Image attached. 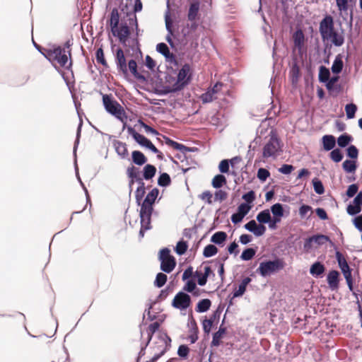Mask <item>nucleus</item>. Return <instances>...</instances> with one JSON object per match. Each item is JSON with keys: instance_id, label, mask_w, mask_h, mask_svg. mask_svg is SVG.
<instances>
[{"instance_id": "obj_1", "label": "nucleus", "mask_w": 362, "mask_h": 362, "mask_svg": "<svg viewBox=\"0 0 362 362\" xmlns=\"http://www.w3.org/2000/svg\"><path fill=\"white\" fill-rule=\"evenodd\" d=\"M43 54L55 68L56 64L66 69H69L71 66V62L68 61V55L71 56V52L66 50L65 48L54 47L47 49Z\"/></svg>"}, {"instance_id": "obj_2", "label": "nucleus", "mask_w": 362, "mask_h": 362, "mask_svg": "<svg viewBox=\"0 0 362 362\" xmlns=\"http://www.w3.org/2000/svg\"><path fill=\"white\" fill-rule=\"evenodd\" d=\"M103 103L105 110L121 121L124 126L127 116L123 107L116 100H112V97L108 95H103Z\"/></svg>"}, {"instance_id": "obj_3", "label": "nucleus", "mask_w": 362, "mask_h": 362, "mask_svg": "<svg viewBox=\"0 0 362 362\" xmlns=\"http://www.w3.org/2000/svg\"><path fill=\"white\" fill-rule=\"evenodd\" d=\"M281 152L280 141L274 134H271L262 149V157L265 159H276Z\"/></svg>"}, {"instance_id": "obj_4", "label": "nucleus", "mask_w": 362, "mask_h": 362, "mask_svg": "<svg viewBox=\"0 0 362 362\" xmlns=\"http://www.w3.org/2000/svg\"><path fill=\"white\" fill-rule=\"evenodd\" d=\"M153 211V204L143 202L140 209L141 229L139 236L143 238L144 233L151 228V216Z\"/></svg>"}, {"instance_id": "obj_5", "label": "nucleus", "mask_w": 362, "mask_h": 362, "mask_svg": "<svg viewBox=\"0 0 362 362\" xmlns=\"http://www.w3.org/2000/svg\"><path fill=\"white\" fill-rule=\"evenodd\" d=\"M168 248H163L159 252L160 269L165 273H170L175 267V259L170 254Z\"/></svg>"}, {"instance_id": "obj_6", "label": "nucleus", "mask_w": 362, "mask_h": 362, "mask_svg": "<svg viewBox=\"0 0 362 362\" xmlns=\"http://www.w3.org/2000/svg\"><path fill=\"white\" fill-rule=\"evenodd\" d=\"M191 78V68L187 64H185L180 69L177 74V79L174 84L172 91H177L182 89L187 85Z\"/></svg>"}, {"instance_id": "obj_7", "label": "nucleus", "mask_w": 362, "mask_h": 362, "mask_svg": "<svg viewBox=\"0 0 362 362\" xmlns=\"http://www.w3.org/2000/svg\"><path fill=\"white\" fill-rule=\"evenodd\" d=\"M283 268V262L280 259H275L261 262L257 270L262 276H267Z\"/></svg>"}, {"instance_id": "obj_8", "label": "nucleus", "mask_w": 362, "mask_h": 362, "mask_svg": "<svg viewBox=\"0 0 362 362\" xmlns=\"http://www.w3.org/2000/svg\"><path fill=\"white\" fill-rule=\"evenodd\" d=\"M334 21L331 16H326L320 23L319 31L323 41H329L334 31Z\"/></svg>"}, {"instance_id": "obj_9", "label": "nucleus", "mask_w": 362, "mask_h": 362, "mask_svg": "<svg viewBox=\"0 0 362 362\" xmlns=\"http://www.w3.org/2000/svg\"><path fill=\"white\" fill-rule=\"evenodd\" d=\"M191 303L190 296L183 292H179L174 297L172 305L174 308L180 310L187 309Z\"/></svg>"}, {"instance_id": "obj_10", "label": "nucleus", "mask_w": 362, "mask_h": 362, "mask_svg": "<svg viewBox=\"0 0 362 362\" xmlns=\"http://www.w3.org/2000/svg\"><path fill=\"white\" fill-rule=\"evenodd\" d=\"M160 347L162 349L159 353H156L154 356L151 358L148 362H156L158 358H160L166 351L168 346H169L168 343L170 342V339L165 334H160Z\"/></svg>"}, {"instance_id": "obj_11", "label": "nucleus", "mask_w": 362, "mask_h": 362, "mask_svg": "<svg viewBox=\"0 0 362 362\" xmlns=\"http://www.w3.org/2000/svg\"><path fill=\"white\" fill-rule=\"evenodd\" d=\"M114 36L117 37L122 43H125L129 35V29L127 25H121L117 28L112 29Z\"/></svg>"}, {"instance_id": "obj_12", "label": "nucleus", "mask_w": 362, "mask_h": 362, "mask_svg": "<svg viewBox=\"0 0 362 362\" xmlns=\"http://www.w3.org/2000/svg\"><path fill=\"white\" fill-rule=\"evenodd\" d=\"M167 7L168 10L165 12V28L168 31V35H166V40L167 42L170 45H173V41H172V35H173V21L170 18V10H169V2L167 3Z\"/></svg>"}, {"instance_id": "obj_13", "label": "nucleus", "mask_w": 362, "mask_h": 362, "mask_svg": "<svg viewBox=\"0 0 362 362\" xmlns=\"http://www.w3.org/2000/svg\"><path fill=\"white\" fill-rule=\"evenodd\" d=\"M127 132L129 135H131L134 139L137 142L140 146L143 147H146L148 146L149 142L151 141L144 135L138 133L133 127H129L127 128Z\"/></svg>"}, {"instance_id": "obj_14", "label": "nucleus", "mask_w": 362, "mask_h": 362, "mask_svg": "<svg viewBox=\"0 0 362 362\" xmlns=\"http://www.w3.org/2000/svg\"><path fill=\"white\" fill-rule=\"evenodd\" d=\"M156 50L165 57L167 62L173 63L175 61L174 54L170 52L166 44L163 42L158 43L156 46Z\"/></svg>"}, {"instance_id": "obj_15", "label": "nucleus", "mask_w": 362, "mask_h": 362, "mask_svg": "<svg viewBox=\"0 0 362 362\" xmlns=\"http://www.w3.org/2000/svg\"><path fill=\"white\" fill-rule=\"evenodd\" d=\"M113 146L116 153L122 159L128 158L129 152L125 143L116 140L113 142Z\"/></svg>"}, {"instance_id": "obj_16", "label": "nucleus", "mask_w": 362, "mask_h": 362, "mask_svg": "<svg viewBox=\"0 0 362 362\" xmlns=\"http://www.w3.org/2000/svg\"><path fill=\"white\" fill-rule=\"evenodd\" d=\"M116 64L119 71H121L124 74H127L126 59L122 49H118L117 50Z\"/></svg>"}, {"instance_id": "obj_17", "label": "nucleus", "mask_w": 362, "mask_h": 362, "mask_svg": "<svg viewBox=\"0 0 362 362\" xmlns=\"http://www.w3.org/2000/svg\"><path fill=\"white\" fill-rule=\"evenodd\" d=\"M200 3L198 1H193L190 4L187 13L188 21L193 22L197 18Z\"/></svg>"}, {"instance_id": "obj_18", "label": "nucleus", "mask_w": 362, "mask_h": 362, "mask_svg": "<svg viewBox=\"0 0 362 362\" xmlns=\"http://www.w3.org/2000/svg\"><path fill=\"white\" fill-rule=\"evenodd\" d=\"M339 276V273L336 270H332L327 274V284L332 290H335L338 288Z\"/></svg>"}, {"instance_id": "obj_19", "label": "nucleus", "mask_w": 362, "mask_h": 362, "mask_svg": "<svg viewBox=\"0 0 362 362\" xmlns=\"http://www.w3.org/2000/svg\"><path fill=\"white\" fill-rule=\"evenodd\" d=\"M329 241V237L325 235H313L308 239H307L305 243V247H308V245L311 243H315L317 245H324L327 242Z\"/></svg>"}, {"instance_id": "obj_20", "label": "nucleus", "mask_w": 362, "mask_h": 362, "mask_svg": "<svg viewBox=\"0 0 362 362\" xmlns=\"http://www.w3.org/2000/svg\"><path fill=\"white\" fill-rule=\"evenodd\" d=\"M136 182L138 183L139 186L135 192V197L138 204H140V202L142 200L146 192L145 184L141 178L136 179Z\"/></svg>"}, {"instance_id": "obj_21", "label": "nucleus", "mask_w": 362, "mask_h": 362, "mask_svg": "<svg viewBox=\"0 0 362 362\" xmlns=\"http://www.w3.org/2000/svg\"><path fill=\"white\" fill-rule=\"evenodd\" d=\"M132 162L137 165H143L147 162V158L144 154L139 151H134L132 153Z\"/></svg>"}, {"instance_id": "obj_22", "label": "nucleus", "mask_w": 362, "mask_h": 362, "mask_svg": "<svg viewBox=\"0 0 362 362\" xmlns=\"http://www.w3.org/2000/svg\"><path fill=\"white\" fill-rule=\"evenodd\" d=\"M295 47L298 49H302L305 42V36L301 30H296L293 35Z\"/></svg>"}, {"instance_id": "obj_23", "label": "nucleus", "mask_w": 362, "mask_h": 362, "mask_svg": "<svg viewBox=\"0 0 362 362\" xmlns=\"http://www.w3.org/2000/svg\"><path fill=\"white\" fill-rule=\"evenodd\" d=\"M251 279L250 277L244 278L241 283L239 284L238 288L233 293V297L237 298L242 296L246 291L247 286L250 283Z\"/></svg>"}, {"instance_id": "obj_24", "label": "nucleus", "mask_w": 362, "mask_h": 362, "mask_svg": "<svg viewBox=\"0 0 362 362\" xmlns=\"http://www.w3.org/2000/svg\"><path fill=\"white\" fill-rule=\"evenodd\" d=\"M322 144L325 151H330L335 146V138L332 135H325L322 137Z\"/></svg>"}, {"instance_id": "obj_25", "label": "nucleus", "mask_w": 362, "mask_h": 362, "mask_svg": "<svg viewBox=\"0 0 362 362\" xmlns=\"http://www.w3.org/2000/svg\"><path fill=\"white\" fill-rule=\"evenodd\" d=\"M227 234L223 231H218L215 233L211 238V242L221 245H223V243L226 240Z\"/></svg>"}, {"instance_id": "obj_26", "label": "nucleus", "mask_w": 362, "mask_h": 362, "mask_svg": "<svg viewBox=\"0 0 362 362\" xmlns=\"http://www.w3.org/2000/svg\"><path fill=\"white\" fill-rule=\"evenodd\" d=\"M329 40H330L334 46L341 47L344 42V37L341 33H339L337 31L334 30L331 34V37Z\"/></svg>"}, {"instance_id": "obj_27", "label": "nucleus", "mask_w": 362, "mask_h": 362, "mask_svg": "<svg viewBox=\"0 0 362 362\" xmlns=\"http://www.w3.org/2000/svg\"><path fill=\"white\" fill-rule=\"evenodd\" d=\"M325 272V267L319 262H315L310 269V273L314 276H320Z\"/></svg>"}, {"instance_id": "obj_28", "label": "nucleus", "mask_w": 362, "mask_h": 362, "mask_svg": "<svg viewBox=\"0 0 362 362\" xmlns=\"http://www.w3.org/2000/svg\"><path fill=\"white\" fill-rule=\"evenodd\" d=\"M156 173V168L154 165L147 164L144 166L143 170L144 178L146 180L152 179Z\"/></svg>"}, {"instance_id": "obj_29", "label": "nucleus", "mask_w": 362, "mask_h": 362, "mask_svg": "<svg viewBox=\"0 0 362 362\" xmlns=\"http://www.w3.org/2000/svg\"><path fill=\"white\" fill-rule=\"evenodd\" d=\"M336 258L338 262L339 267L341 272H344L350 269L346 259L339 252H336Z\"/></svg>"}, {"instance_id": "obj_30", "label": "nucleus", "mask_w": 362, "mask_h": 362, "mask_svg": "<svg viewBox=\"0 0 362 362\" xmlns=\"http://www.w3.org/2000/svg\"><path fill=\"white\" fill-rule=\"evenodd\" d=\"M226 332V328L220 327L218 331L215 332L213 335V339L211 341V345L214 346H218L220 345L221 339H222L223 334Z\"/></svg>"}, {"instance_id": "obj_31", "label": "nucleus", "mask_w": 362, "mask_h": 362, "mask_svg": "<svg viewBox=\"0 0 362 362\" xmlns=\"http://www.w3.org/2000/svg\"><path fill=\"white\" fill-rule=\"evenodd\" d=\"M272 218L270 212L268 209L260 211L257 216V221L260 223H267Z\"/></svg>"}, {"instance_id": "obj_32", "label": "nucleus", "mask_w": 362, "mask_h": 362, "mask_svg": "<svg viewBox=\"0 0 362 362\" xmlns=\"http://www.w3.org/2000/svg\"><path fill=\"white\" fill-rule=\"evenodd\" d=\"M211 303L209 299H202L199 301L196 310L198 313L206 312L211 307Z\"/></svg>"}, {"instance_id": "obj_33", "label": "nucleus", "mask_w": 362, "mask_h": 362, "mask_svg": "<svg viewBox=\"0 0 362 362\" xmlns=\"http://www.w3.org/2000/svg\"><path fill=\"white\" fill-rule=\"evenodd\" d=\"M342 69L343 62L341 57L339 55L336 57L334 60L331 69L334 74H338L341 71Z\"/></svg>"}, {"instance_id": "obj_34", "label": "nucleus", "mask_w": 362, "mask_h": 362, "mask_svg": "<svg viewBox=\"0 0 362 362\" xmlns=\"http://www.w3.org/2000/svg\"><path fill=\"white\" fill-rule=\"evenodd\" d=\"M226 183V177L223 175H217L213 178L211 185L214 188L218 189L221 188Z\"/></svg>"}, {"instance_id": "obj_35", "label": "nucleus", "mask_w": 362, "mask_h": 362, "mask_svg": "<svg viewBox=\"0 0 362 362\" xmlns=\"http://www.w3.org/2000/svg\"><path fill=\"white\" fill-rule=\"evenodd\" d=\"M171 183V179L170 175L166 173L160 174L158 179V185L160 187L169 186Z\"/></svg>"}, {"instance_id": "obj_36", "label": "nucleus", "mask_w": 362, "mask_h": 362, "mask_svg": "<svg viewBox=\"0 0 362 362\" xmlns=\"http://www.w3.org/2000/svg\"><path fill=\"white\" fill-rule=\"evenodd\" d=\"M119 16L118 11L116 8H114L111 12L110 16V27L111 30L117 28L119 25Z\"/></svg>"}, {"instance_id": "obj_37", "label": "nucleus", "mask_w": 362, "mask_h": 362, "mask_svg": "<svg viewBox=\"0 0 362 362\" xmlns=\"http://www.w3.org/2000/svg\"><path fill=\"white\" fill-rule=\"evenodd\" d=\"M218 252V249L214 245H208L204 248L203 255L205 257H211Z\"/></svg>"}, {"instance_id": "obj_38", "label": "nucleus", "mask_w": 362, "mask_h": 362, "mask_svg": "<svg viewBox=\"0 0 362 362\" xmlns=\"http://www.w3.org/2000/svg\"><path fill=\"white\" fill-rule=\"evenodd\" d=\"M357 111V106L354 103H349L345 106V112L348 119H353Z\"/></svg>"}, {"instance_id": "obj_39", "label": "nucleus", "mask_w": 362, "mask_h": 362, "mask_svg": "<svg viewBox=\"0 0 362 362\" xmlns=\"http://www.w3.org/2000/svg\"><path fill=\"white\" fill-rule=\"evenodd\" d=\"M217 96L214 94L213 91H211L209 89L204 93H203L200 96V99L203 103H209L216 100Z\"/></svg>"}, {"instance_id": "obj_40", "label": "nucleus", "mask_w": 362, "mask_h": 362, "mask_svg": "<svg viewBox=\"0 0 362 362\" xmlns=\"http://www.w3.org/2000/svg\"><path fill=\"white\" fill-rule=\"evenodd\" d=\"M271 211L274 217L279 218L284 216V209L281 204L276 203L272 206Z\"/></svg>"}, {"instance_id": "obj_41", "label": "nucleus", "mask_w": 362, "mask_h": 362, "mask_svg": "<svg viewBox=\"0 0 362 362\" xmlns=\"http://www.w3.org/2000/svg\"><path fill=\"white\" fill-rule=\"evenodd\" d=\"M127 174L128 177L131 179L129 182V186L131 187L132 185L134 182V180H136V179L139 178L137 169L134 166L129 167L127 170Z\"/></svg>"}, {"instance_id": "obj_42", "label": "nucleus", "mask_w": 362, "mask_h": 362, "mask_svg": "<svg viewBox=\"0 0 362 362\" xmlns=\"http://www.w3.org/2000/svg\"><path fill=\"white\" fill-rule=\"evenodd\" d=\"M343 169L346 173H354L356 169V165L355 161L346 160L342 164Z\"/></svg>"}, {"instance_id": "obj_43", "label": "nucleus", "mask_w": 362, "mask_h": 362, "mask_svg": "<svg viewBox=\"0 0 362 362\" xmlns=\"http://www.w3.org/2000/svg\"><path fill=\"white\" fill-rule=\"evenodd\" d=\"M159 194V190L157 188L153 189L146 197L144 202L153 204Z\"/></svg>"}, {"instance_id": "obj_44", "label": "nucleus", "mask_w": 362, "mask_h": 362, "mask_svg": "<svg viewBox=\"0 0 362 362\" xmlns=\"http://www.w3.org/2000/svg\"><path fill=\"white\" fill-rule=\"evenodd\" d=\"M352 138L351 136L347 134H342L337 139L338 146L344 148L346 147L351 141Z\"/></svg>"}, {"instance_id": "obj_45", "label": "nucleus", "mask_w": 362, "mask_h": 362, "mask_svg": "<svg viewBox=\"0 0 362 362\" xmlns=\"http://www.w3.org/2000/svg\"><path fill=\"white\" fill-rule=\"evenodd\" d=\"M159 326H160L159 323L157 322H155L148 326L147 331H146L147 334H148V341L146 344V346L148 345V344L151 341L152 335L158 329Z\"/></svg>"}, {"instance_id": "obj_46", "label": "nucleus", "mask_w": 362, "mask_h": 362, "mask_svg": "<svg viewBox=\"0 0 362 362\" xmlns=\"http://www.w3.org/2000/svg\"><path fill=\"white\" fill-rule=\"evenodd\" d=\"M330 76V73L328 69L322 66L320 69L319 73V80L321 82H326L329 80Z\"/></svg>"}, {"instance_id": "obj_47", "label": "nucleus", "mask_w": 362, "mask_h": 362, "mask_svg": "<svg viewBox=\"0 0 362 362\" xmlns=\"http://www.w3.org/2000/svg\"><path fill=\"white\" fill-rule=\"evenodd\" d=\"M313 184L314 190L317 194H322L325 192L324 186L320 180L317 178L313 179Z\"/></svg>"}, {"instance_id": "obj_48", "label": "nucleus", "mask_w": 362, "mask_h": 362, "mask_svg": "<svg viewBox=\"0 0 362 362\" xmlns=\"http://www.w3.org/2000/svg\"><path fill=\"white\" fill-rule=\"evenodd\" d=\"M167 281V276L163 273H158L156 275V280L154 281V284L158 288H160L165 284Z\"/></svg>"}, {"instance_id": "obj_49", "label": "nucleus", "mask_w": 362, "mask_h": 362, "mask_svg": "<svg viewBox=\"0 0 362 362\" xmlns=\"http://www.w3.org/2000/svg\"><path fill=\"white\" fill-rule=\"evenodd\" d=\"M255 252L253 248H247L242 252L240 258L245 261L250 260L255 256Z\"/></svg>"}, {"instance_id": "obj_50", "label": "nucleus", "mask_w": 362, "mask_h": 362, "mask_svg": "<svg viewBox=\"0 0 362 362\" xmlns=\"http://www.w3.org/2000/svg\"><path fill=\"white\" fill-rule=\"evenodd\" d=\"M165 144L167 145L173 147L174 149L179 150L180 151H183V150L186 148V147L184 145L179 144L176 141H174L168 137H165Z\"/></svg>"}, {"instance_id": "obj_51", "label": "nucleus", "mask_w": 362, "mask_h": 362, "mask_svg": "<svg viewBox=\"0 0 362 362\" xmlns=\"http://www.w3.org/2000/svg\"><path fill=\"white\" fill-rule=\"evenodd\" d=\"M187 250V245L186 242L182 241V240L179 241L177 243L175 249L176 253L179 255H182L184 253H185Z\"/></svg>"}, {"instance_id": "obj_52", "label": "nucleus", "mask_w": 362, "mask_h": 362, "mask_svg": "<svg viewBox=\"0 0 362 362\" xmlns=\"http://www.w3.org/2000/svg\"><path fill=\"white\" fill-rule=\"evenodd\" d=\"M350 291H353V279L351 269L342 272Z\"/></svg>"}, {"instance_id": "obj_53", "label": "nucleus", "mask_w": 362, "mask_h": 362, "mask_svg": "<svg viewBox=\"0 0 362 362\" xmlns=\"http://www.w3.org/2000/svg\"><path fill=\"white\" fill-rule=\"evenodd\" d=\"M330 158L333 161L339 163L342 160L343 155L339 148H335L330 153Z\"/></svg>"}, {"instance_id": "obj_54", "label": "nucleus", "mask_w": 362, "mask_h": 362, "mask_svg": "<svg viewBox=\"0 0 362 362\" xmlns=\"http://www.w3.org/2000/svg\"><path fill=\"white\" fill-rule=\"evenodd\" d=\"M269 175L270 173L269 172L268 170L265 168H261L257 171V178L262 182L266 181V180L269 177Z\"/></svg>"}, {"instance_id": "obj_55", "label": "nucleus", "mask_w": 362, "mask_h": 362, "mask_svg": "<svg viewBox=\"0 0 362 362\" xmlns=\"http://www.w3.org/2000/svg\"><path fill=\"white\" fill-rule=\"evenodd\" d=\"M251 209V206L246 203L240 204L238 207V213L245 216Z\"/></svg>"}, {"instance_id": "obj_56", "label": "nucleus", "mask_w": 362, "mask_h": 362, "mask_svg": "<svg viewBox=\"0 0 362 362\" xmlns=\"http://www.w3.org/2000/svg\"><path fill=\"white\" fill-rule=\"evenodd\" d=\"M229 160L224 159L218 165L219 171L222 173H227L229 171Z\"/></svg>"}, {"instance_id": "obj_57", "label": "nucleus", "mask_w": 362, "mask_h": 362, "mask_svg": "<svg viewBox=\"0 0 362 362\" xmlns=\"http://www.w3.org/2000/svg\"><path fill=\"white\" fill-rule=\"evenodd\" d=\"M136 77H138L137 64L135 60L131 59L129 61L127 69Z\"/></svg>"}, {"instance_id": "obj_58", "label": "nucleus", "mask_w": 362, "mask_h": 362, "mask_svg": "<svg viewBox=\"0 0 362 362\" xmlns=\"http://www.w3.org/2000/svg\"><path fill=\"white\" fill-rule=\"evenodd\" d=\"M358 151L357 148L355 146L351 145V146L348 147V148H347V156L349 158H356L358 157Z\"/></svg>"}, {"instance_id": "obj_59", "label": "nucleus", "mask_w": 362, "mask_h": 362, "mask_svg": "<svg viewBox=\"0 0 362 362\" xmlns=\"http://www.w3.org/2000/svg\"><path fill=\"white\" fill-rule=\"evenodd\" d=\"M243 199L247 202V204H251L255 199V192L251 190L243 195Z\"/></svg>"}, {"instance_id": "obj_60", "label": "nucleus", "mask_w": 362, "mask_h": 362, "mask_svg": "<svg viewBox=\"0 0 362 362\" xmlns=\"http://www.w3.org/2000/svg\"><path fill=\"white\" fill-rule=\"evenodd\" d=\"M346 211L349 215L354 216V215H356V214L360 213L361 211V208L352 204H349L347 206Z\"/></svg>"}, {"instance_id": "obj_61", "label": "nucleus", "mask_w": 362, "mask_h": 362, "mask_svg": "<svg viewBox=\"0 0 362 362\" xmlns=\"http://www.w3.org/2000/svg\"><path fill=\"white\" fill-rule=\"evenodd\" d=\"M228 197L227 193L221 189H219L215 192L214 199L215 201L222 202L225 200Z\"/></svg>"}, {"instance_id": "obj_62", "label": "nucleus", "mask_w": 362, "mask_h": 362, "mask_svg": "<svg viewBox=\"0 0 362 362\" xmlns=\"http://www.w3.org/2000/svg\"><path fill=\"white\" fill-rule=\"evenodd\" d=\"M189 349L186 345H180L177 350V354L181 358H186L189 354Z\"/></svg>"}, {"instance_id": "obj_63", "label": "nucleus", "mask_w": 362, "mask_h": 362, "mask_svg": "<svg viewBox=\"0 0 362 362\" xmlns=\"http://www.w3.org/2000/svg\"><path fill=\"white\" fill-rule=\"evenodd\" d=\"M194 276L197 277L198 284L201 286H204L207 282V279L203 274L199 271H196Z\"/></svg>"}, {"instance_id": "obj_64", "label": "nucleus", "mask_w": 362, "mask_h": 362, "mask_svg": "<svg viewBox=\"0 0 362 362\" xmlns=\"http://www.w3.org/2000/svg\"><path fill=\"white\" fill-rule=\"evenodd\" d=\"M96 60L98 63H100L104 66L107 65L106 61L104 57L103 51L101 48L96 51Z\"/></svg>"}]
</instances>
